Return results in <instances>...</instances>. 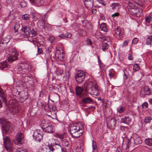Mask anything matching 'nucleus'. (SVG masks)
<instances>
[{
  "mask_svg": "<svg viewBox=\"0 0 152 152\" xmlns=\"http://www.w3.org/2000/svg\"><path fill=\"white\" fill-rule=\"evenodd\" d=\"M9 51L8 61L11 62L17 60L18 59V53L16 50L14 48H11L9 49Z\"/></svg>",
  "mask_w": 152,
  "mask_h": 152,
  "instance_id": "39448f33",
  "label": "nucleus"
},
{
  "mask_svg": "<svg viewBox=\"0 0 152 152\" xmlns=\"http://www.w3.org/2000/svg\"><path fill=\"white\" fill-rule=\"evenodd\" d=\"M86 75L84 72L80 70L78 71L76 74L75 77L77 84L82 82L85 78Z\"/></svg>",
  "mask_w": 152,
  "mask_h": 152,
  "instance_id": "6e6552de",
  "label": "nucleus"
},
{
  "mask_svg": "<svg viewBox=\"0 0 152 152\" xmlns=\"http://www.w3.org/2000/svg\"><path fill=\"white\" fill-rule=\"evenodd\" d=\"M11 37L10 36H7L3 38V40L0 43V46H1V44H7L10 41Z\"/></svg>",
  "mask_w": 152,
  "mask_h": 152,
  "instance_id": "5701e85b",
  "label": "nucleus"
},
{
  "mask_svg": "<svg viewBox=\"0 0 152 152\" xmlns=\"http://www.w3.org/2000/svg\"><path fill=\"white\" fill-rule=\"evenodd\" d=\"M111 120H113V125L115 126L116 124V121L114 118H111Z\"/></svg>",
  "mask_w": 152,
  "mask_h": 152,
  "instance_id": "69168bd1",
  "label": "nucleus"
},
{
  "mask_svg": "<svg viewBox=\"0 0 152 152\" xmlns=\"http://www.w3.org/2000/svg\"><path fill=\"white\" fill-rule=\"evenodd\" d=\"M138 41V39L137 38H134L133 39L132 41V43L133 44H135L137 43Z\"/></svg>",
  "mask_w": 152,
  "mask_h": 152,
  "instance_id": "8fccbe9b",
  "label": "nucleus"
},
{
  "mask_svg": "<svg viewBox=\"0 0 152 152\" xmlns=\"http://www.w3.org/2000/svg\"><path fill=\"white\" fill-rule=\"evenodd\" d=\"M16 152H26V151L25 150H23L20 149L17 150Z\"/></svg>",
  "mask_w": 152,
  "mask_h": 152,
  "instance_id": "680f3d73",
  "label": "nucleus"
},
{
  "mask_svg": "<svg viewBox=\"0 0 152 152\" xmlns=\"http://www.w3.org/2000/svg\"><path fill=\"white\" fill-rule=\"evenodd\" d=\"M22 18L24 20H28L30 18V15L27 14H26L23 15Z\"/></svg>",
  "mask_w": 152,
  "mask_h": 152,
  "instance_id": "37998d69",
  "label": "nucleus"
},
{
  "mask_svg": "<svg viewBox=\"0 0 152 152\" xmlns=\"http://www.w3.org/2000/svg\"><path fill=\"white\" fill-rule=\"evenodd\" d=\"M65 36H66V34H61L59 36V37H60L62 38L65 37Z\"/></svg>",
  "mask_w": 152,
  "mask_h": 152,
  "instance_id": "e2e57ef3",
  "label": "nucleus"
},
{
  "mask_svg": "<svg viewBox=\"0 0 152 152\" xmlns=\"http://www.w3.org/2000/svg\"><path fill=\"white\" fill-rule=\"evenodd\" d=\"M115 34L120 37H123V34L121 33V30L120 28L118 27L116 28L115 29Z\"/></svg>",
  "mask_w": 152,
  "mask_h": 152,
  "instance_id": "c756f323",
  "label": "nucleus"
},
{
  "mask_svg": "<svg viewBox=\"0 0 152 152\" xmlns=\"http://www.w3.org/2000/svg\"><path fill=\"white\" fill-rule=\"evenodd\" d=\"M129 59L130 60H133V57L132 56L131 52H130L129 54V56L128 57Z\"/></svg>",
  "mask_w": 152,
  "mask_h": 152,
  "instance_id": "4d7b16f0",
  "label": "nucleus"
},
{
  "mask_svg": "<svg viewBox=\"0 0 152 152\" xmlns=\"http://www.w3.org/2000/svg\"><path fill=\"white\" fill-rule=\"evenodd\" d=\"M86 43L87 45H91L92 44L91 40L88 38L86 39Z\"/></svg>",
  "mask_w": 152,
  "mask_h": 152,
  "instance_id": "09e8293b",
  "label": "nucleus"
},
{
  "mask_svg": "<svg viewBox=\"0 0 152 152\" xmlns=\"http://www.w3.org/2000/svg\"><path fill=\"white\" fill-rule=\"evenodd\" d=\"M0 123L3 127V129L7 132H10L13 131V129L10 126V123L6 121L4 118H0Z\"/></svg>",
  "mask_w": 152,
  "mask_h": 152,
  "instance_id": "20e7f679",
  "label": "nucleus"
},
{
  "mask_svg": "<svg viewBox=\"0 0 152 152\" xmlns=\"http://www.w3.org/2000/svg\"><path fill=\"white\" fill-rule=\"evenodd\" d=\"M117 110V111L119 113L123 112L124 110V109L122 107H119Z\"/></svg>",
  "mask_w": 152,
  "mask_h": 152,
  "instance_id": "de8ad7c7",
  "label": "nucleus"
},
{
  "mask_svg": "<svg viewBox=\"0 0 152 152\" xmlns=\"http://www.w3.org/2000/svg\"><path fill=\"white\" fill-rule=\"evenodd\" d=\"M37 49H38V51H37L38 53H37V54H41L42 53V49L39 48V47H37Z\"/></svg>",
  "mask_w": 152,
  "mask_h": 152,
  "instance_id": "13d9d810",
  "label": "nucleus"
},
{
  "mask_svg": "<svg viewBox=\"0 0 152 152\" xmlns=\"http://www.w3.org/2000/svg\"><path fill=\"white\" fill-rule=\"evenodd\" d=\"M131 121V119L129 116L125 117L121 119V121L122 123L127 124H128Z\"/></svg>",
  "mask_w": 152,
  "mask_h": 152,
  "instance_id": "412c9836",
  "label": "nucleus"
},
{
  "mask_svg": "<svg viewBox=\"0 0 152 152\" xmlns=\"http://www.w3.org/2000/svg\"><path fill=\"white\" fill-rule=\"evenodd\" d=\"M142 142V140L141 137L137 136H134L133 137H131L129 140L128 143H132L134 145L140 144Z\"/></svg>",
  "mask_w": 152,
  "mask_h": 152,
  "instance_id": "9d476101",
  "label": "nucleus"
},
{
  "mask_svg": "<svg viewBox=\"0 0 152 152\" xmlns=\"http://www.w3.org/2000/svg\"><path fill=\"white\" fill-rule=\"evenodd\" d=\"M6 95L0 86V97L2 99L3 102L5 104L7 103Z\"/></svg>",
  "mask_w": 152,
  "mask_h": 152,
  "instance_id": "dca6fc26",
  "label": "nucleus"
},
{
  "mask_svg": "<svg viewBox=\"0 0 152 152\" xmlns=\"http://www.w3.org/2000/svg\"><path fill=\"white\" fill-rule=\"evenodd\" d=\"M70 134L73 138L79 137L84 132V128L80 123L71 124L69 128Z\"/></svg>",
  "mask_w": 152,
  "mask_h": 152,
  "instance_id": "f257e3e1",
  "label": "nucleus"
},
{
  "mask_svg": "<svg viewBox=\"0 0 152 152\" xmlns=\"http://www.w3.org/2000/svg\"><path fill=\"white\" fill-rule=\"evenodd\" d=\"M50 148L49 145L43 146L39 151V152H49Z\"/></svg>",
  "mask_w": 152,
  "mask_h": 152,
  "instance_id": "bb28decb",
  "label": "nucleus"
},
{
  "mask_svg": "<svg viewBox=\"0 0 152 152\" xmlns=\"http://www.w3.org/2000/svg\"><path fill=\"white\" fill-rule=\"evenodd\" d=\"M69 70L68 67H66L65 72L63 77V80L64 81H67L69 79Z\"/></svg>",
  "mask_w": 152,
  "mask_h": 152,
  "instance_id": "f3484780",
  "label": "nucleus"
},
{
  "mask_svg": "<svg viewBox=\"0 0 152 152\" xmlns=\"http://www.w3.org/2000/svg\"><path fill=\"white\" fill-rule=\"evenodd\" d=\"M50 124L49 121L45 120H42L40 122L41 126L42 127V129L43 128L46 127L48 126L49 125H50Z\"/></svg>",
  "mask_w": 152,
  "mask_h": 152,
  "instance_id": "aec40b11",
  "label": "nucleus"
},
{
  "mask_svg": "<svg viewBox=\"0 0 152 152\" xmlns=\"http://www.w3.org/2000/svg\"><path fill=\"white\" fill-rule=\"evenodd\" d=\"M119 14L118 12H116L112 15V17H115V16H118L119 15Z\"/></svg>",
  "mask_w": 152,
  "mask_h": 152,
  "instance_id": "bf43d9fd",
  "label": "nucleus"
},
{
  "mask_svg": "<svg viewBox=\"0 0 152 152\" xmlns=\"http://www.w3.org/2000/svg\"><path fill=\"white\" fill-rule=\"evenodd\" d=\"M86 91L90 94L98 96L99 94L98 87L96 85V82L93 81H88L86 85H85Z\"/></svg>",
  "mask_w": 152,
  "mask_h": 152,
  "instance_id": "f03ea898",
  "label": "nucleus"
},
{
  "mask_svg": "<svg viewBox=\"0 0 152 152\" xmlns=\"http://www.w3.org/2000/svg\"><path fill=\"white\" fill-rule=\"evenodd\" d=\"M63 73V71L61 69H58L56 71V73L58 76L61 75Z\"/></svg>",
  "mask_w": 152,
  "mask_h": 152,
  "instance_id": "4c0bfd02",
  "label": "nucleus"
},
{
  "mask_svg": "<svg viewBox=\"0 0 152 152\" xmlns=\"http://www.w3.org/2000/svg\"><path fill=\"white\" fill-rule=\"evenodd\" d=\"M57 137L58 138L60 139H64V136L62 134H57Z\"/></svg>",
  "mask_w": 152,
  "mask_h": 152,
  "instance_id": "864d4df0",
  "label": "nucleus"
},
{
  "mask_svg": "<svg viewBox=\"0 0 152 152\" xmlns=\"http://www.w3.org/2000/svg\"><path fill=\"white\" fill-rule=\"evenodd\" d=\"M129 13L132 15L136 16L138 17L140 15L139 12H140L139 10L137 8V7H135L134 9H129V10H128Z\"/></svg>",
  "mask_w": 152,
  "mask_h": 152,
  "instance_id": "4468645a",
  "label": "nucleus"
},
{
  "mask_svg": "<svg viewBox=\"0 0 152 152\" xmlns=\"http://www.w3.org/2000/svg\"><path fill=\"white\" fill-rule=\"evenodd\" d=\"M31 67V66L27 63H21L18 64V69L21 73H26L30 71Z\"/></svg>",
  "mask_w": 152,
  "mask_h": 152,
  "instance_id": "423d86ee",
  "label": "nucleus"
},
{
  "mask_svg": "<svg viewBox=\"0 0 152 152\" xmlns=\"http://www.w3.org/2000/svg\"><path fill=\"white\" fill-rule=\"evenodd\" d=\"M71 34L70 33H68L67 35L66 34L65 37H66L67 38H70L71 37Z\"/></svg>",
  "mask_w": 152,
  "mask_h": 152,
  "instance_id": "052dcab7",
  "label": "nucleus"
},
{
  "mask_svg": "<svg viewBox=\"0 0 152 152\" xmlns=\"http://www.w3.org/2000/svg\"><path fill=\"white\" fill-rule=\"evenodd\" d=\"M121 151L120 148L119 147L117 148L115 152H121Z\"/></svg>",
  "mask_w": 152,
  "mask_h": 152,
  "instance_id": "0e129e2a",
  "label": "nucleus"
},
{
  "mask_svg": "<svg viewBox=\"0 0 152 152\" xmlns=\"http://www.w3.org/2000/svg\"><path fill=\"white\" fill-rule=\"evenodd\" d=\"M102 48L103 51H105L107 49L108 47V45L107 43H104L102 45Z\"/></svg>",
  "mask_w": 152,
  "mask_h": 152,
  "instance_id": "72a5a7b5",
  "label": "nucleus"
},
{
  "mask_svg": "<svg viewBox=\"0 0 152 152\" xmlns=\"http://www.w3.org/2000/svg\"><path fill=\"white\" fill-rule=\"evenodd\" d=\"M151 90L147 87H145L142 88L140 91V95L141 97H144L145 95H148L150 94Z\"/></svg>",
  "mask_w": 152,
  "mask_h": 152,
  "instance_id": "9b49d317",
  "label": "nucleus"
},
{
  "mask_svg": "<svg viewBox=\"0 0 152 152\" xmlns=\"http://www.w3.org/2000/svg\"><path fill=\"white\" fill-rule=\"evenodd\" d=\"M4 143V144H6L8 143H10V140L9 137L7 136L6 137L3 138Z\"/></svg>",
  "mask_w": 152,
  "mask_h": 152,
  "instance_id": "58836bf2",
  "label": "nucleus"
},
{
  "mask_svg": "<svg viewBox=\"0 0 152 152\" xmlns=\"http://www.w3.org/2000/svg\"><path fill=\"white\" fill-rule=\"evenodd\" d=\"M20 5L22 7H24L27 5L26 3L24 1H22L20 3Z\"/></svg>",
  "mask_w": 152,
  "mask_h": 152,
  "instance_id": "c03bdc74",
  "label": "nucleus"
},
{
  "mask_svg": "<svg viewBox=\"0 0 152 152\" xmlns=\"http://www.w3.org/2000/svg\"><path fill=\"white\" fill-rule=\"evenodd\" d=\"M96 9H94L92 10V12L93 14H95L96 12Z\"/></svg>",
  "mask_w": 152,
  "mask_h": 152,
  "instance_id": "338daca9",
  "label": "nucleus"
},
{
  "mask_svg": "<svg viewBox=\"0 0 152 152\" xmlns=\"http://www.w3.org/2000/svg\"><path fill=\"white\" fill-rule=\"evenodd\" d=\"M101 30L104 32H106L107 30L106 24L105 23H102L100 26Z\"/></svg>",
  "mask_w": 152,
  "mask_h": 152,
  "instance_id": "7c9ffc66",
  "label": "nucleus"
},
{
  "mask_svg": "<svg viewBox=\"0 0 152 152\" xmlns=\"http://www.w3.org/2000/svg\"><path fill=\"white\" fill-rule=\"evenodd\" d=\"M43 130L46 132L48 133H50L53 132V128L51 127V125L50 124L48 126L45 128H43Z\"/></svg>",
  "mask_w": 152,
  "mask_h": 152,
  "instance_id": "a878e982",
  "label": "nucleus"
},
{
  "mask_svg": "<svg viewBox=\"0 0 152 152\" xmlns=\"http://www.w3.org/2000/svg\"><path fill=\"white\" fill-rule=\"evenodd\" d=\"M18 95H20V99L22 102L25 101L28 98V94L26 92L23 91L21 92H18Z\"/></svg>",
  "mask_w": 152,
  "mask_h": 152,
  "instance_id": "ddd939ff",
  "label": "nucleus"
},
{
  "mask_svg": "<svg viewBox=\"0 0 152 152\" xmlns=\"http://www.w3.org/2000/svg\"><path fill=\"white\" fill-rule=\"evenodd\" d=\"M56 56L61 61H63L64 60V54L63 52H59L56 54Z\"/></svg>",
  "mask_w": 152,
  "mask_h": 152,
  "instance_id": "6ab92c4d",
  "label": "nucleus"
},
{
  "mask_svg": "<svg viewBox=\"0 0 152 152\" xmlns=\"http://www.w3.org/2000/svg\"><path fill=\"white\" fill-rule=\"evenodd\" d=\"M151 20V17L149 16H146L145 18V20L146 23H149Z\"/></svg>",
  "mask_w": 152,
  "mask_h": 152,
  "instance_id": "79ce46f5",
  "label": "nucleus"
},
{
  "mask_svg": "<svg viewBox=\"0 0 152 152\" xmlns=\"http://www.w3.org/2000/svg\"><path fill=\"white\" fill-rule=\"evenodd\" d=\"M83 90V89L80 87L78 86L77 87L75 88L76 95L81 97V95Z\"/></svg>",
  "mask_w": 152,
  "mask_h": 152,
  "instance_id": "4be33fe9",
  "label": "nucleus"
},
{
  "mask_svg": "<svg viewBox=\"0 0 152 152\" xmlns=\"http://www.w3.org/2000/svg\"><path fill=\"white\" fill-rule=\"evenodd\" d=\"M31 3L38 2L39 4H38V6L42 5V1L41 0H29Z\"/></svg>",
  "mask_w": 152,
  "mask_h": 152,
  "instance_id": "c9c22d12",
  "label": "nucleus"
},
{
  "mask_svg": "<svg viewBox=\"0 0 152 152\" xmlns=\"http://www.w3.org/2000/svg\"><path fill=\"white\" fill-rule=\"evenodd\" d=\"M55 142L53 144L49 145L50 151L52 152H58L62 150V148L60 142L57 140H55Z\"/></svg>",
  "mask_w": 152,
  "mask_h": 152,
  "instance_id": "0eeeda50",
  "label": "nucleus"
},
{
  "mask_svg": "<svg viewBox=\"0 0 152 152\" xmlns=\"http://www.w3.org/2000/svg\"><path fill=\"white\" fill-rule=\"evenodd\" d=\"M136 7H137V6L134 2H129L128 4H127V8L128 10H129V9H130L131 8L133 9Z\"/></svg>",
  "mask_w": 152,
  "mask_h": 152,
  "instance_id": "393cba45",
  "label": "nucleus"
},
{
  "mask_svg": "<svg viewBox=\"0 0 152 152\" xmlns=\"http://www.w3.org/2000/svg\"><path fill=\"white\" fill-rule=\"evenodd\" d=\"M9 67V66L6 61H3L0 64V69L4 70V69L8 68Z\"/></svg>",
  "mask_w": 152,
  "mask_h": 152,
  "instance_id": "b1692460",
  "label": "nucleus"
},
{
  "mask_svg": "<svg viewBox=\"0 0 152 152\" xmlns=\"http://www.w3.org/2000/svg\"><path fill=\"white\" fill-rule=\"evenodd\" d=\"M55 40V38L53 36L50 37L48 39L49 41L51 43H52L54 42Z\"/></svg>",
  "mask_w": 152,
  "mask_h": 152,
  "instance_id": "49530a36",
  "label": "nucleus"
},
{
  "mask_svg": "<svg viewBox=\"0 0 152 152\" xmlns=\"http://www.w3.org/2000/svg\"><path fill=\"white\" fill-rule=\"evenodd\" d=\"M92 145L94 149H95L96 148V142L94 140L92 141Z\"/></svg>",
  "mask_w": 152,
  "mask_h": 152,
  "instance_id": "6e6d98bb",
  "label": "nucleus"
},
{
  "mask_svg": "<svg viewBox=\"0 0 152 152\" xmlns=\"http://www.w3.org/2000/svg\"><path fill=\"white\" fill-rule=\"evenodd\" d=\"M142 107L144 108H146L148 107V104L147 103L145 102L142 105Z\"/></svg>",
  "mask_w": 152,
  "mask_h": 152,
  "instance_id": "3c124183",
  "label": "nucleus"
},
{
  "mask_svg": "<svg viewBox=\"0 0 152 152\" xmlns=\"http://www.w3.org/2000/svg\"><path fill=\"white\" fill-rule=\"evenodd\" d=\"M129 42V41L128 40H126L124 41L122 45V46L126 47V46H127L128 45Z\"/></svg>",
  "mask_w": 152,
  "mask_h": 152,
  "instance_id": "603ef678",
  "label": "nucleus"
},
{
  "mask_svg": "<svg viewBox=\"0 0 152 152\" xmlns=\"http://www.w3.org/2000/svg\"><path fill=\"white\" fill-rule=\"evenodd\" d=\"M77 31L78 33L80 36H84L86 34V31L82 29H79Z\"/></svg>",
  "mask_w": 152,
  "mask_h": 152,
  "instance_id": "473e14b6",
  "label": "nucleus"
},
{
  "mask_svg": "<svg viewBox=\"0 0 152 152\" xmlns=\"http://www.w3.org/2000/svg\"><path fill=\"white\" fill-rule=\"evenodd\" d=\"M43 133L39 129L35 130L34 131L33 137L34 139L37 142H40L42 139Z\"/></svg>",
  "mask_w": 152,
  "mask_h": 152,
  "instance_id": "1a4fd4ad",
  "label": "nucleus"
},
{
  "mask_svg": "<svg viewBox=\"0 0 152 152\" xmlns=\"http://www.w3.org/2000/svg\"><path fill=\"white\" fill-rule=\"evenodd\" d=\"M98 2L99 3L102 4L104 6L106 5V4L104 3V1L103 0H98Z\"/></svg>",
  "mask_w": 152,
  "mask_h": 152,
  "instance_id": "5fc2aeb1",
  "label": "nucleus"
},
{
  "mask_svg": "<svg viewBox=\"0 0 152 152\" xmlns=\"http://www.w3.org/2000/svg\"><path fill=\"white\" fill-rule=\"evenodd\" d=\"M152 36L148 37L146 39V44L148 45H150L151 43Z\"/></svg>",
  "mask_w": 152,
  "mask_h": 152,
  "instance_id": "a19ab883",
  "label": "nucleus"
},
{
  "mask_svg": "<svg viewBox=\"0 0 152 152\" xmlns=\"http://www.w3.org/2000/svg\"><path fill=\"white\" fill-rule=\"evenodd\" d=\"M140 69L139 66L137 64H135L133 66V69L135 71L138 70Z\"/></svg>",
  "mask_w": 152,
  "mask_h": 152,
  "instance_id": "a18cd8bd",
  "label": "nucleus"
},
{
  "mask_svg": "<svg viewBox=\"0 0 152 152\" xmlns=\"http://www.w3.org/2000/svg\"><path fill=\"white\" fill-rule=\"evenodd\" d=\"M85 5L88 9L91 8L93 6V0H85L84 1Z\"/></svg>",
  "mask_w": 152,
  "mask_h": 152,
  "instance_id": "2eb2a0df",
  "label": "nucleus"
},
{
  "mask_svg": "<svg viewBox=\"0 0 152 152\" xmlns=\"http://www.w3.org/2000/svg\"><path fill=\"white\" fill-rule=\"evenodd\" d=\"M21 30L23 32V35L25 37H35L36 34V31L33 29L31 30L29 27L24 26Z\"/></svg>",
  "mask_w": 152,
  "mask_h": 152,
  "instance_id": "7ed1b4c3",
  "label": "nucleus"
},
{
  "mask_svg": "<svg viewBox=\"0 0 152 152\" xmlns=\"http://www.w3.org/2000/svg\"><path fill=\"white\" fill-rule=\"evenodd\" d=\"M152 120V118L150 116H147L144 119V122L145 123H149Z\"/></svg>",
  "mask_w": 152,
  "mask_h": 152,
  "instance_id": "ea45409f",
  "label": "nucleus"
},
{
  "mask_svg": "<svg viewBox=\"0 0 152 152\" xmlns=\"http://www.w3.org/2000/svg\"><path fill=\"white\" fill-rule=\"evenodd\" d=\"M83 147L80 145L77 146L75 149V152H83Z\"/></svg>",
  "mask_w": 152,
  "mask_h": 152,
  "instance_id": "e433bc0d",
  "label": "nucleus"
},
{
  "mask_svg": "<svg viewBox=\"0 0 152 152\" xmlns=\"http://www.w3.org/2000/svg\"><path fill=\"white\" fill-rule=\"evenodd\" d=\"M24 134L21 132L18 133L15 136V139L17 142L21 144L24 142Z\"/></svg>",
  "mask_w": 152,
  "mask_h": 152,
  "instance_id": "f8f14e48",
  "label": "nucleus"
},
{
  "mask_svg": "<svg viewBox=\"0 0 152 152\" xmlns=\"http://www.w3.org/2000/svg\"><path fill=\"white\" fill-rule=\"evenodd\" d=\"M82 102L84 104H91L93 103V100L89 97H86L83 98Z\"/></svg>",
  "mask_w": 152,
  "mask_h": 152,
  "instance_id": "a211bd4d",
  "label": "nucleus"
},
{
  "mask_svg": "<svg viewBox=\"0 0 152 152\" xmlns=\"http://www.w3.org/2000/svg\"><path fill=\"white\" fill-rule=\"evenodd\" d=\"M62 144L64 146L67 147H68L69 145V143L68 141L65 139L62 140Z\"/></svg>",
  "mask_w": 152,
  "mask_h": 152,
  "instance_id": "2f4dec72",
  "label": "nucleus"
},
{
  "mask_svg": "<svg viewBox=\"0 0 152 152\" xmlns=\"http://www.w3.org/2000/svg\"><path fill=\"white\" fill-rule=\"evenodd\" d=\"M20 28V24L18 23H16L14 27V29L15 31L14 32V35H16L17 34H18V32L17 31Z\"/></svg>",
  "mask_w": 152,
  "mask_h": 152,
  "instance_id": "c85d7f7f",
  "label": "nucleus"
},
{
  "mask_svg": "<svg viewBox=\"0 0 152 152\" xmlns=\"http://www.w3.org/2000/svg\"><path fill=\"white\" fill-rule=\"evenodd\" d=\"M109 76L111 78V77H113L114 76V75L113 74H111L110 72H109Z\"/></svg>",
  "mask_w": 152,
  "mask_h": 152,
  "instance_id": "774afa93",
  "label": "nucleus"
},
{
  "mask_svg": "<svg viewBox=\"0 0 152 152\" xmlns=\"http://www.w3.org/2000/svg\"><path fill=\"white\" fill-rule=\"evenodd\" d=\"M111 7H112V9H119L121 6L118 3H115L112 4L110 5Z\"/></svg>",
  "mask_w": 152,
  "mask_h": 152,
  "instance_id": "cd10ccee",
  "label": "nucleus"
},
{
  "mask_svg": "<svg viewBox=\"0 0 152 152\" xmlns=\"http://www.w3.org/2000/svg\"><path fill=\"white\" fill-rule=\"evenodd\" d=\"M145 143L147 145L151 146L152 145V139L148 138L145 140Z\"/></svg>",
  "mask_w": 152,
  "mask_h": 152,
  "instance_id": "f704fd0d",
  "label": "nucleus"
}]
</instances>
